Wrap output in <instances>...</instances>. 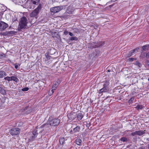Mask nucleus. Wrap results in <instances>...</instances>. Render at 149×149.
Masks as SVG:
<instances>
[{"label":"nucleus","mask_w":149,"mask_h":149,"mask_svg":"<svg viewBox=\"0 0 149 149\" xmlns=\"http://www.w3.org/2000/svg\"><path fill=\"white\" fill-rule=\"evenodd\" d=\"M10 80L14 81L16 82H18L19 81V79L16 77L14 76L11 77Z\"/></svg>","instance_id":"412c9836"},{"label":"nucleus","mask_w":149,"mask_h":149,"mask_svg":"<svg viewBox=\"0 0 149 149\" xmlns=\"http://www.w3.org/2000/svg\"><path fill=\"white\" fill-rule=\"evenodd\" d=\"M120 140L123 141V142H126L127 141V139L125 137H122L120 139Z\"/></svg>","instance_id":"a878e982"},{"label":"nucleus","mask_w":149,"mask_h":149,"mask_svg":"<svg viewBox=\"0 0 149 149\" xmlns=\"http://www.w3.org/2000/svg\"><path fill=\"white\" fill-rule=\"evenodd\" d=\"M101 45L99 44L98 43L92 42L89 43L88 45V47L91 49L93 48H95Z\"/></svg>","instance_id":"f8f14e48"},{"label":"nucleus","mask_w":149,"mask_h":149,"mask_svg":"<svg viewBox=\"0 0 149 149\" xmlns=\"http://www.w3.org/2000/svg\"><path fill=\"white\" fill-rule=\"evenodd\" d=\"M108 72H110V71H109V70H108Z\"/></svg>","instance_id":"8fccbe9b"},{"label":"nucleus","mask_w":149,"mask_h":149,"mask_svg":"<svg viewBox=\"0 0 149 149\" xmlns=\"http://www.w3.org/2000/svg\"><path fill=\"white\" fill-rule=\"evenodd\" d=\"M138 65H139L140 64V63H138Z\"/></svg>","instance_id":"de8ad7c7"},{"label":"nucleus","mask_w":149,"mask_h":149,"mask_svg":"<svg viewBox=\"0 0 149 149\" xmlns=\"http://www.w3.org/2000/svg\"><path fill=\"white\" fill-rule=\"evenodd\" d=\"M136 109L138 110L141 109L143 108V107L142 105H138L136 107Z\"/></svg>","instance_id":"cd10ccee"},{"label":"nucleus","mask_w":149,"mask_h":149,"mask_svg":"<svg viewBox=\"0 0 149 149\" xmlns=\"http://www.w3.org/2000/svg\"><path fill=\"white\" fill-rule=\"evenodd\" d=\"M103 83H104L103 85V87H105V88H107V89L109 90L108 86L109 84V81H105Z\"/></svg>","instance_id":"f3484780"},{"label":"nucleus","mask_w":149,"mask_h":149,"mask_svg":"<svg viewBox=\"0 0 149 149\" xmlns=\"http://www.w3.org/2000/svg\"><path fill=\"white\" fill-rule=\"evenodd\" d=\"M69 35L70 36H74V34L71 32H69Z\"/></svg>","instance_id":"58836bf2"},{"label":"nucleus","mask_w":149,"mask_h":149,"mask_svg":"<svg viewBox=\"0 0 149 149\" xmlns=\"http://www.w3.org/2000/svg\"><path fill=\"white\" fill-rule=\"evenodd\" d=\"M0 93L3 95H6V91L0 86Z\"/></svg>","instance_id":"aec40b11"},{"label":"nucleus","mask_w":149,"mask_h":149,"mask_svg":"<svg viewBox=\"0 0 149 149\" xmlns=\"http://www.w3.org/2000/svg\"><path fill=\"white\" fill-rule=\"evenodd\" d=\"M69 32H68V31L66 30H65L63 34L65 35H67L68 33H69Z\"/></svg>","instance_id":"4c0bfd02"},{"label":"nucleus","mask_w":149,"mask_h":149,"mask_svg":"<svg viewBox=\"0 0 149 149\" xmlns=\"http://www.w3.org/2000/svg\"><path fill=\"white\" fill-rule=\"evenodd\" d=\"M29 89L28 87H25L22 89V91H28Z\"/></svg>","instance_id":"f704fd0d"},{"label":"nucleus","mask_w":149,"mask_h":149,"mask_svg":"<svg viewBox=\"0 0 149 149\" xmlns=\"http://www.w3.org/2000/svg\"><path fill=\"white\" fill-rule=\"evenodd\" d=\"M41 4H39L38 7L35 9L30 14V16L31 17H35L36 19L38 17L39 11L41 9Z\"/></svg>","instance_id":"f257e3e1"},{"label":"nucleus","mask_w":149,"mask_h":149,"mask_svg":"<svg viewBox=\"0 0 149 149\" xmlns=\"http://www.w3.org/2000/svg\"><path fill=\"white\" fill-rule=\"evenodd\" d=\"M20 132V130L17 128H13L9 131V133L12 135L19 134Z\"/></svg>","instance_id":"423d86ee"},{"label":"nucleus","mask_w":149,"mask_h":149,"mask_svg":"<svg viewBox=\"0 0 149 149\" xmlns=\"http://www.w3.org/2000/svg\"><path fill=\"white\" fill-rule=\"evenodd\" d=\"M133 53L132 51H131L128 54H127L126 56L127 57H129L133 55Z\"/></svg>","instance_id":"c85d7f7f"},{"label":"nucleus","mask_w":149,"mask_h":149,"mask_svg":"<svg viewBox=\"0 0 149 149\" xmlns=\"http://www.w3.org/2000/svg\"><path fill=\"white\" fill-rule=\"evenodd\" d=\"M68 116L69 120H72L76 118L77 114L75 112L71 113L68 114Z\"/></svg>","instance_id":"1a4fd4ad"},{"label":"nucleus","mask_w":149,"mask_h":149,"mask_svg":"<svg viewBox=\"0 0 149 149\" xmlns=\"http://www.w3.org/2000/svg\"><path fill=\"white\" fill-rule=\"evenodd\" d=\"M11 77H4V79L6 80H7L8 81H10V80Z\"/></svg>","instance_id":"72a5a7b5"},{"label":"nucleus","mask_w":149,"mask_h":149,"mask_svg":"<svg viewBox=\"0 0 149 149\" xmlns=\"http://www.w3.org/2000/svg\"><path fill=\"white\" fill-rule=\"evenodd\" d=\"M77 118L78 120H81L83 117L82 114L81 113H79L78 115H77Z\"/></svg>","instance_id":"4be33fe9"},{"label":"nucleus","mask_w":149,"mask_h":149,"mask_svg":"<svg viewBox=\"0 0 149 149\" xmlns=\"http://www.w3.org/2000/svg\"><path fill=\"white\" fill-rule=\"evenodd\" d=\"M74 31L75 32H77L78 31V30L77 29H74Z\"/></svg>","instance_id":"79ce46f5"},{"label":"nucleus","mask_w":149,"mask_h":149,"mask_svg":"<svg viewBox=\"0 0 149 149\" xmlns=\"http://www.w3.org/2000/svg\"><path fill=\"white\" fill-rule=\"evenodd\" d=\"M15 67L16 69H17L18 67V65L17 63H15Z\"/></svg>","instance_id":"ea45409f"},{"label":"nucleus","mask_w":149,"mask_h":149,"mask_svg":"<svg viewBox=\"0 0 149 149\" xmlns=\"http://www.w3.org/2000/svg\"><path fill=\"white\" fill-rule=\"evenodd\" d=\"M59 141L61 144H63L65 142V139L64 138H61L59 139Z\"/></svg>","instance_id":"393cba45"},{"label":"nucleus","mask_w":149,"mask_h":149,"mask_svg":"<svg viewBox=\"0 0 149 149\" xmlns=\"http://www.w3.org/2000/svg\"><path fill=\"white\" fill-rule=\"evenodd\" d=\"M80 130V127L79 126H77L75 127L74 128L73 130H71L70 131V132L72 133H73L76 132H78Z\"/></svg>","instance_id":"4468645a"},{"label":"nucleus","mask_w":149,"mask_h":149,"mask_svg":"<svg viewBox=\"0 0 149 149\" xmlns=\"http://www.w3.org/2000/svg\"><path fill=\"white\" fill-rule=\"evenodd\" d=\"M52 1L53 2H58V0H52Z\"/></svg>","instance_id":"37998d69"},{"label":"nucleus","mask_w":149,"mask_h":149,"mask_svg":"<svg viewBox=\"0 0 149 149\" xmlns=\"http://www.w3.org/2000/svg\"><path fill=\"white\" fill-rule=\"evenodd\" d=\"M142 49L144 51H146L149 49V45H147L142 47Z\"/></svg>","instance_id":"5701e85b"},{"label":"nucleus","mask_w":149,"mask_h":149,"mask_svg":"<svg viewBox=\"0 0 149 149\" xmlns=\"http://www.w3.org/2000/svg\"><path fill=\"white\" fill-rule=\"evenodd\" d=\"M148 149H149V145H148Z\"/></svg>","instance_id":"49530a36"},{"label":"nucleus","mask_w":149,"mask_h":149,"mask_svg":"<svg viewBox=\"0 0 149 149\" xmlns=\"http://www.w3.org/2000/svg\"><path fill=\"white\" fill-rule=\"evenodd\" d=\"M139 49V48H138V47L136 48V49H134V50H132V51L133 52V53H134V52L136 53L138 52V51Z\"/></svg>","instance_id":"473e14b6"},{"label":"nucleus","mask_w":149,"mask_h":149,"mask_svg":"<svg viewBox=\"0 0 149 149\" xmlns=\"http://www.w3.org/2000/svg\"><path fill=\"white\" fill-rule=\"evenodd\" d=\"M148 81H149V78H148Z\"/></svg>","instance_id":"3c124183"},{"label":"nucleus","mask_w":149,"mask_h":149,"mask_svg":"<svg viewBox=\"0 0 149 149\" xmlns=\"http://www.w3.org/2000/svg\"><path fill=\"white\" fill-rule=\"evenodd\" d=\"M6 74L5 72L0 70V78H2L3 77L6 76Z\"/></svg>","instance_id":"a211bd4d"},{"label":"nucleus","mask_w":149,"mask_h":149,"mask_svg":"<svg viewBox=\"0 0 149 149\" xmlns=\"http://www.w3.org/2000/svg\"><path fill=\"white\" fill-rule=\"evenodd\" d=\"M31 1L33 4L38 5V4L40 0H31Z\"/></svg>","instance_id":"b1692460"},{"label":"nucleus","mask_w":149,"mask_h":149,"mask_svg":"<svg viewBox=\"0 0 149 149\" xmlns=\"http://www.w3.org/2000/svg\"><path fill=\"white\" fill-rule=\"evenodd\" d=\"M60 83V81L57 80L53 84L52 87V90L51 91L52 93H53L54 92V91L55 90L57 87L58 86Z\"/></svg>","instance_id":"9b49d317"},{"label":"nucleus","mask_w":149,"mask_h":149,"mask_svg":"<svg viewBox=\"0 0 149 149\" xmlns=\"http://www.w3.org/2000/svg\"><path fill=\"white\" fill-rule=\"evenodd\" d=\"M136 59L135 58H130L128 59V61H132L134 60H136Z\"/></svg>","instance_id":"2f4dec72"},{"label":"nucleus","mask_w":149,"mask_h":149,"mask_svg":"<svg viewBox=\"0 0 149 149\" xmlns=\"http://www.w3.org/2000/svg\"><path fill=\"white\" fill-rule=\"evenodd\" d=\"M25 5L27 8L30 9H33L34 8V6L33 5L32 2H27Z\"/></svg>","instance_id":"ddd939ff"},{"label":"nucleus","mask_w":149,"mask_h":149,"mask_svg":"<svg viewBox=\"0 0 149 149\" xmlns=\"http://www.w3.org/2000/svg\"><path fill=\"white\" fill-rule=\"evenodd\" d=\"M6 56V55L3 54L1 53L0 54V58H2L3 57H5Z\"/></svg>","instance_id":"c9c22d12"},{"label":"nucleus","mask_w":149,"mask_h":149,"mask_svg":"<svg viewBox=\"0 0 149 149\" xmlns=\"http://www.w3.org/2000/svg\"><path fill=\"white\" fill-rule=\"evenodd\" d=\"M126 131H127V132H128L129 131H130V130H126Z\"/></svg>","instance_id":"09e8293b"},{"label":"nucleus","mask_w":149,"mask_h":149,"mask_svg":"<svg viewBox=\"0 0 149 149\" xmlns=\"http://www.w3.org/2000/svg\"><path fill=\"white\" fill-rule=\"evenodd\" d=\"M134 97H132L129 100V102L130 103H132L133 101L134 100Z\"/></svg>","instance_id":"7c9ffc66"},{"label":"nucleus","mask_w":149,"mask_h":149,"mask_svg":"<svg viewBox=\"0 0 149 149\" xmlns=\"http://www.w3.org/2000/svg\"><path fill=\"white\" fill-rule=\"evenodd\" d=\"M147 140H148V141H149V138H148L147 139Z\"/></svg>","instance_id":"a18cd8bd"},{"label":"nucleus","mask_w":149,"mask_h":149,"mask_svg":"<svg viewBox=\"0 0 149 149\" xmlns=\"http://www.w3.org/2000/svg\"><path fill=\"white\" fill-rule=\"evenodd\" d=\"M146 56L147 57H149V52L147 53L146 54Z\"/></svg>","instance_id":"a19ab883"},{"label":"nucleus","mask_w":149,"mask_h":149,"mask_svg":"<svg viewBox=\"0 0 149 149\" xmlns=\"http://www.w3.org/2000/svg\"><path fill=\"white\" fill-rule=\"evenodd\" d=\"M70 40L71 41L77 40H78V38L75 36L70 37Z\"/></svg>","instance_id":"bb28decb"},{"label":"nucleus","mask_w":149,"mask_h":149,"mask_svg":"<svg viewBox=\"0 0 149 149\" xmlns=\"http://www.w3.org/2000/svg\"><path fill=\"white\" fill-rule=\"evenodd\" d=\"M75 142L77 145L79 146H81V140L79 138L75 140Z\"/></svg>","instance_id":"6ab92c4d"},{"label":"nucleus","mask_w":149,"mask_h":149,"mask_svg":"<svg viewBox=\"0 0 149 149\" xmlns=\"http://www.w3.org/2000/svg\"><path fill=\"white\" fill-rule=\"evenodd\" d=\"M145 130L144 131H136L134 132H133L131 133V135L133 136H134L136 135H138L139 136H141L145 134Z\"/></svg>","instance_id":"6e6552de"},{"label":"nucleus","mask_w":149,"mask_h":149,"mask_svg":"<svg viewBox=\"0 0 149 149\" xmlns=\"http://www.w3.org/2000/svg\"><path fill=\"white\" fill-rule=\"evenodd\" d=\"M49 125L52 126H57L60 123V120L57 118H55L52 119L49 118L48 120Z\"/></svg>","instance_id":"7ed1b4c3"},{"label":"nucleus","mask_w":149,"mask_h":149,"mask_svg":"<svg viewBox=\"0 0 149 149\" xmlns=\"http://www.w3.org/2000/svg\"><path fill=\"white\" fill-rule=\"evenodd\" d=\"M45 55L47 61H48L50 59L51 57L48 54H47V53H46L45 54Z\"/></svg>","instance_id":"c756f323"},{"label":"nucleus","mask_w":149,"mask_h":149,"mask_svg":"<svg viewBox=\"0 0 149 149\" xmlns=\"http://www.w3.org/2000/svg\"><path fill=\"white\" fill-rule=\"evenodd\" d=\"M15 33V32L14 31H10L8 33V34L9 35H12L13 34H14Z\"/></svg>","instance_id":"e433bc0d"},{"label":"nucleus","mask_w":149,"mask_h":149,"mask_svg":"<svg viewBox=\"0 0 149 149\" xmlns=\"http://www.w3.org/2000/svg\"><path fill=\"white\" fill-rule=\"evenodd\" d=\"M109 90L107 88L103 87V88L101 89L99 91L98 93L100 94L101 93L103 92H107Z\"/></svg>","instance_id":"dca6fc26"},{"label":"nucleus","mask_w":149,"mask_h":149,"mask_svg":"<svg viewBox=\"0 0 149 149\" xmlns=\"http://www.w3.org/2000/svg\"><path fill=\"white\" fill-rule=\"evenodd\" d=\"M56 52V49L54 48H52L48 50V53L50 55L54 54Z\"/></svg>","instance_id":"2eb2a0df"},{"label":"nucleus","mask_w":149,"mask_h":149,"mask_svg":"<svg viewBox=\"0 0 149 149\" xmlns=\"http://www.w3.org/2000/svg\"><path fill=\"white\" fill-rule=\"evenodd\" d=\"M40 128L41 129L42 128V129L40 130L39 133H40L41 135H42L45 134L46 133L48 129L47 125L46 124H45L41 125Z\"/></svg>","instance_id":"39448f33"},{"label":"nucleus","mask_w":149,"mask_h":149,"mask_svg":"<svg viewBox=\"0 0 149 149\" xmlns=\"http://www.w3.org/2000/svg\"><path fill=\"white\" fill-rule=\"evenodd\" d=\"M37 131L36 130H34L33 131V135L31 136L29 139V140L30 141H33L37 137L38 133L37 132Z\"/></svg>","instance_id":"9d476101"},{"label":"nucleus","mask_w":149,"mask_h":149,"mask_svg":"<svg viewBox=\"0 0 149 149\" xmlns=\"http://www.w3.org/2000/svg\"><path fill=\"white\" fill-rule=\"evenodd\" d=\"M8 24L6 23L1 21L0 22V31H3L8 27Z\"/></svg>","instance_id":"0eeeda50"},{"label":"nucleus","mask_w":149,"mask_h":149,"mask_svg":"<svg viewBox=\"0 0 149 149\" xmlns=\"http://www.w3.org/2000/svg\"><path fill=\"white\" fill-rule=\"evenodd\" d=\"M27 19L26 17H23L21 19V20L19 23V28L21 29H25L27 27Z\"/></svg>","instance_id":"f03ea898"},{"label":"nucleus","mask_w":149,"mask_h":149,"mask_svg":"<svg viewBox=\"0 0 149 149\" xmlns=\"http://www.w3.org/2000/svg\"><path fill=\"white\" fill-rule=\"evenodd\" d=\"M64 6H59L51 8L50 9L51 14L54 15V13H57L63 9Z\"/></svg>","instance_id":"20e7f679"},{"label":"nucleus","mask_w":149,"mask_h":149,"mask_svg":"<svg viewBox=\"0 0 149 149\" xmlns=\"http://www.w3.org/2000/svg\"><path fill=\"white\" fill-rule=\"evenodd\" d=\"M147 64L149 66V61H147Z\"/></svg>","instance_id":"c03bdc74"}]
</instances>
